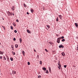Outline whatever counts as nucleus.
Masks as SVG:
<instances>
[{
	"mask_svg": "<svg viewBox=\"0 0 78 78\" xmlns=\"http://www.w3.org/2000/svg\"><path fill=\"white\" fill-rule=\"evenodd\" d=\"M2 20H4V18H2Z\"/></svg>",
	"mask_w": 78,
	"mask_h": 78,
	"instance_id": "53",
	"label": "nucleus"
},
{
	"mask_svg": "<svg viewBox=\"0 0 78 78\" xmlns=\"http://www.w3.org/2000/svg\"><path fill=\"white\" fill-rule=\"evenodd\" d=\"M12 74H13V75H14V74H16V71H12Z\"/></svg>",
	"mask_w": 78,
	"mask_h": 78,
	"instance_id": "5",
	"label": "nucleus"
},
{
	"mask_svg": "<svg viewBox=\"0 0 78 78\" xmlns=\"http://www.w3.org/2000/svg\"><path fill=\"white\" fill-rule=\"evenodd\" d=\"M23 5L24 7H27V5H25V3H24Z\"/></svg>",
	"mask_w": 78,
	"mask_h": 78,
	"instance_id": "24",
	"label": "nucleus"
},
{
	"mask_svg": "<svg viewBox=\"0 0 78 78\" xmlns=\"http://www.w3.org/2000/svg\"><path fill=\"white\" fill-rule=\"evenodd\" d=\"M50 68H49V69H50Z\"/></svg>",
	"mask_w": 78,
	"mask_h": 78,
	"instance_id": "56",
	"label": "nucleus"
},
{
	"mask_svg": "<svg viewBox=\"0 0 78 78\" xmlns=\"http://www.w3.org/2000/svg\"><path fill=\"white\" fill-rule=\"evenodd\" d=\"M18 44H16L15 45V47L16 48H18Z\"/></svg>",
	"mask_w": 78,
	"mask_h": 78,
	"instance_id": "11",
	"label": "nucleus"
},
{
	"mask_svg": "<svg viewBox=\"0 0 78 78\" xmlns=\"http://www.w3.org/2000/svg\"><path fill=\"white\" fill-rule=\"evenodd\" d=\"M75 26H76V28L78 27V24L77 23H75Z\"/></svg>",
	"mask_w": 78,
	"mask_h": 78,
	"instance_id": "4",
	"label": "nucleus"
},
{
	"mask_svg": "<svg viewBox=\"0 0 78 78\" xmlns=\"http://www.w3.org/2000/svg\"><path fill=\"white\" fill-rule=\"evenodd\" d=\"M0 45H1V43H0Z\"/></svg>",
	"mask_w": 78,
	"mask_h": 78,
	"instance_id": "52",
	"label": "nucleus"
},
{
	"mask_svg": "<svg viewBox=\"0 0 78 78\" xmlns=\"http://www.w3.org/2000/svg\"><path fill=\"white\" fill-rule=\"evenodd\" d=\"M27 31L28 33H30V31L29 30H27Z\"/></svg>",
	"mask_w": 78,
	"mask_h": 78,
	"instance_id": "14",
	"label": "nucleus"
},
{
	"mask_svg": "<svg viewBox=\"0 0 78 78\" xmlns=\"http://www.w3.org/2000/svg\"><path fill=\"white\" fill-rule=\"evenodd\" d=\"M11 48L12 49L14 48V46L13 45H11Z\"/></svg>",
	"mask_w": 78,
	"mask_h": 78,
	"instance_id": "28",
	"label": "nucleus"
},
{
	"mask_svg": "<svg viewBox=\"0 0 78 78\" xmlns=\"http://www.w3.org/2000/svg\"><path fill=\"white\" fill-rule=\"evenodd\" d=\"M58 16H59L60 19H62V16L61 15H58Z\"/></svg>",
	"mask_w": 78,
	"mask_h": 78,
	"instance_id": "7",
	"label": "nucleus"
},
{
	"mask_svg": "<svg viewBox=\"0 0 78 78\" xmlns=\"http://www.w3.org/2000/svg\"><path fill=\"white\" fill-rule=\"evenodd\" d=\"M16 38H13V41H16Z\"/></svg>",
	"mask_w": 78,
	"mask_h": 78,
	"instance_id": "34",
	"label": "nucleus"
},
{
	"mask_svg": "<svg viewBox=\"0 0 78 78\" xmlns=\"http://www.w3.org/2000/svg\"><path fill=\"white\" fill-rule=\"evenodd\" d=\"M77 47H78V45H77Z\"/></svg>",
	"mask_w": 78,
	"mask_h": 78,
	"instance_id": "55",
	"label": "nucleus"
},
{
	"mask_svg": "<svg viewBox=\"0 0 78 78\" xmlns=\"http://www.w3.org/2000/svg\"><path fill=\"white\" fill-rule=\"evenodd\" d=\"M10 28H11V30H13V27H12V26H11L10 27Z\"/></svg>",
	"mask_w": 78,
	"mask_h": 78,
	"instance_id": "20",
	"label": "nucleus"
},
{
	"mask_svg": "<svg viewBox=\"0 0 78 78\" xmlns=\"http://www.w3.org/2000/svg\"><path fill=\"white\" fill-rule=\"evenodd\" d=\"M46 73H48V70H46Z\"/></svg>",
	"mask_w": 78,
	"mask_h": 78,
	"instance_id": "26",
	"label": "nucleus"
},
{
	"mask_svg": "<svg viewBox=\"0 0 78 78\" xmlns=\"http://www.w3.org/2000/svg\"><path fill=\"white\" fill-rule=\"evenodd\" d=\"M46 27H48V29H49V28H50V26H49L48 25H47Z\"/></svg>",
	"mask_w": 78,
	"mask_h": 78,
	"instance_id": "9",
	"label": "nucleus"
},
{
	"mask_svg": "<svg viewBox=\"0 0 78 78\" xmlns=\"http://www.w3.org/2000/svg\"><path fill=\"white\" fill-rule=\"evenodd\" d=\"M30 11L32 13H33L34 12V10L33 9H30Z\"/></svg>",
	"mask_w": 78,
	"mask_h": 78,
	"instance_id": "6",
	"label": "nucleus"
},
{
	"mask_svg": "<svg viewBox=\"0 0 78 78\" xmlns=\"http://www.w3.org/2000/svg\"><path fill=\"white\" fill-rule=\"evenodd\" d=\"M12 54L13 55H16V53L15 52H14V51H12Z\"/></svg>",
	"mask_w": 78,
	"mask_h": 78,
	"instance_id": "15",
	"label": "nucleus"
},
{
	"mask_svg": "<svg viewBox=\"0 0 78 78\" xmlns=\"http://www.w3.org/2000/svg\"><path fill=\"white\" fill-rule=\"evenodd\" d=\"M12 14L13 15V16H14V14Z\"/></svg>",
	"mask_w": 78,
	"mask_h": 78,
	"instance_id": "49",
	"label": "nucleus"
},
{
	"mask_svg": "<svg viewBox=\"0 0 78 78\" xmlns=\"http://www.w3.org/2000/svg\"><path fill=\"white\" fill-rule=\"evenodd\" d=\"M59 69H60V68H59Z\"/></svg>",
	"mask_w": 78,
	"mask_h": 78,
	"instance_id": "58",
	"label": "nucleus"
},
{
	"mask_svg": "<svg viewBox=\"0 0 78 78\" xmlns=\"http://www.w3.org/2000/svg\"><path fill=\"white\" fill-rule=\"evenodd\" d=\"M16 21L17 22H19V20H16Z\"/></svg>",
	"mask_w": 78,
	"mask_h": 78,
	"instance_id": "39",
	"label": "nucleus"
},
{
	"mask_svg": "<svg viewBox=\"0 0 78 78\" xmlns=\"http://www.w3.org/2000/svg\"><path fill=\"white\" fill-rule=\"evenodd\" d=\"M0 54L1 55H3V52L0 51Z\"/></svg>",
	"mask_w": 78,
	"mask_h": 78,
	"instance_id": "12",
	"label": "nucleus"
},
{
	"mask_svg": "<svg viewBox=\"0 0 78 78\" xmlns=\"http://www.w3.org/2000/svg\"><path fill=\"white\" fill-rule=\"evenodd\" d=\"M34 51H35V52H36V50L34 49Z\"/></svg>",
	"mask_w": 78,
	"mask_h": 78,
	"instance_id": "45",
	"label": "nucleus"
},
{
	"mask_svg": "<svg viewBox=\"0 0 78 78\" xmlns=\"http://www.w3.org/2000/svg\"><path fill=\"white\" fill-rule=\"evenodd\" d=\"M66 67L67 65H64V67H65V68H66Z\"/></svg>",
	"mask_w": 78,
	"mask_h": 78,
	"instance_id": "33",
	"label": "nucleus"
},
{
	"mask_svg": "<svg viewBox=\"0 0 78 78\" xmlns=\"http://www.w3.org/2000/svg\"><path fill=\"white\" fill-rule=\"evenodd\" d=\"M45 50L46 51V52H48V51L47 50V49H45Z\"/></svg>",
	"mask_w": 78,
	"mask_h": 78,
	"instance_id": "27",
	"label": "nucleus"
},
{
	"mask_svg": "<svg viewBox=\"0 0 78 78\" xmlns=\"http://www.w3.org/2000/svg\"><path fill=\"white\" fill-rule=\"evenodd\" d=\"M12 50H14V48H12Z\"/></svg>",
	"mask_w": 78,
	"mask_h": 78,
	"instance_id": "47",
	"label": "nucleus"
},
{
	"mask_svg": "<svg viewBox=\"0 0 78 78\" xmlns=\"http://www.w3.org/2000/svg\"><path fill=\"white\" fill-rule=\"evenodd\" d=\"M8 16H10V13H8Z\"/></svg>",
	"mask_w": 78,
	"mask_h": 78,
	"instance_id": "36",
	"label": "nucleus"
},
{
	"mask_svg": "<svg viewBox=\"0 0 78 78\" xmlns=\"http://www.w3.org/2000/svg\"><path fill=\"white\" fill-rule=\"evenodd\" d=\"M60 39H64V36H62V37H60Z\"/></svg>",
	"mask_w": 78,
	"mask_h": 78,
	"instance_id": "17",
	"label": "nucleus"
},
{
	"mask_svg": "<svg viewBox=\"0 0 78 78\" xmlns=\"http://www.w3.org/2000/svg\"><path fill=\"white\" fill-rule=\"evenodd\" d=\"M13 25L14 27H16V24L15 23H13Z\"/></svg>",
	"mask_w": 78,
	"mask_h": 78,
	"instance_id": "8",
	"label": "nucleus"
},
{
	"mask_svg": "<svg viewBox=\"0 0 78 78\" xmlns=\"http://www.w3.org/2000/svg\"><path fill=\"white\" fill-rule=\"evenodd\" d=\"M66 41V40L65 39H62V42H64V41Z\"/></svg>",
	"mask_w": 78,
	"mask_h": 78,
	"instance_id": "18",
	"label": "nucleus"
},
{
	"mask_svg": "<svg viewBox=\"0 0 78 78\" xmlns=\"http://www.w3.org/2000/svg\"><path fill=\"white\" fill-rule=\"evenodd\" d=\"M56 59H57V58H56Z\"/></svg>",
	"mask_w": 78,
	"mask_h": 78,
	"instance_id": "57",
	"label": "nucleus"
},
{
	"mask_svg": "<svg viewBox=\"0 0 78 78\" xmlns=\"http://www.w3.org/2000/svg\"><path fill=\"white\" fill-rule=\"evenodd\" d=\"M14 32H15V33H17V30H14Z\"/></svg>",
	"mask_w": 78,
	"mask_h": 78,
	"instance_id": "29",
	"label": "nucleus"
},
{
	"mask_svg": "<svg viewBox=\"0 0 78 78\" xmlns=\"http://www.w3.org/2000/svg\"><path fill=\"white\" fill-rule=\"evenodd\" d=\"M47 30H48L47 28Z\"/></svg>",
	"mask_w": 78,
	"mask_h": 78,
	"instance_id": "51",
	"label": "nucleus"
},
{
	"mask_svg": "<svg viewBox=\"0 0 78 78\" xmlns=\"http://www.w3.org/2000/svg\"><path fill=\"white\" fill-rule=\"evenodd\" d=\"M20 43H22V39L21 38H20Z\"/></svg>",
	"mask_w": 78,
	"mask_h": 78,
	"instance_id": "16",
	"label": "nucleus"
},
{
	"mask_svg": "<svg viewBox=\"0 0 78 78\" xmlns=\"http://www.w3.org/2000/svg\"><path fill=\"white\" fill-rule=\"evenodd\" d=\"M27 64L28 66L30 65V62H28L27 63Z\"/></svg>",
	"mask_w": 78,
	"mask_h": 78,
	"instance_id": "25",
	"label": "nucleus"
},
{
	"mask_svg": "<svg viewBox=\"0 0 78 78\" xmlns=\"http://www.w3.org/2000/svg\"><path fill=\"white\" fill-rule=\"evenodd\" d=\"M0 59H2V56H0Z\"/></svg>",
	"mask_w": 78,
	"mask_h": 78,
	"instance_id": "38",
	"label": "nucleus"
},
{
	"mask_svg": "<svg viewBox=\"0 0 78 78\" xmlns=\"http://www.w3.org/2000/svg\"><path fill=\"white\" fill-rule=\"evenodd\" d=\"M58 64L59 66L60 67H61V65H60V62H59H59L58 63Z\"/></svg>",
	"mask_w": 78,
	"mask_h": 78,
	"instance_id": "10",
	"label": "nucleus"
},
{
	"mask_svg": "<svg viewBox=\"0 0 78 78\" xmlns=\"http://www.w3.org/2000/svg\"><path fill=\"white\" fill-rule=\"evenodd\" d=\"M77 50L78 51V47H77Z\"/></svg>",
	"mask_w": 78,
	"mask_h": 78,
	"instance_id": "50",
	"label": "nucleus"
},
{
	"mask_svg": "<svg viewBox=\"0 0 78 78\" xmlns=\"http://www.w3.org/2000/svg\"><path fill=\"white\" fill-rule=\"evenodd\" d=\"M37 58H39V55H37Z\"/></svg>",
	"mask_w": 78,
	"mask_h": 78,
	"instance_id": "43",
	"label": "nucleus"
},
{
	"mask_svg": "<svg viewBox=\"0 0 78 78\" xmlns=\"http://www.w3.org/2000/svg\"><path fill=\"white\" fill-rule=\"evenodd\" d=\"M42 61H40V64H41V65H42Z\"/></svg>",
	"mask_w": 78,
	"mask_h": 78,
	"instance_id": "21",
	"label": "nucleus"
},
{
	"mask_svg": "<svg viewBox=\"0 0 78 78\" xmlns=\"http://www.w3.org/2000/svg\"><path fill=\"white\" fill-rule=\"evenodd\" d=\"M24 56H25V54H23Z\"/></svg>",
	"mask_w": 78,
	"mask_h": 78,
	"instance_id": "48",
	"label": "nucleus"
},
{
	"mask_svg": "<svg viewBox=\"0 0 78 78\" xmlns=\"http://www.w3.org/2000/svg\"><path fill=\"white\" fill-rule=\"evenodd\" d=\"M27 14H30V13H29V12H27Z\"/></svg>",
	"mask_w": 78,
	"mask_h": 78,
	"instance_id": "40",
	"label": "nucleus"
},
{
	"mask_svg": "<svg viewBox=\"0 0 78 78\" xmlns=\"http://www.w3.org/2000/svg\"><path fill=\"white\" fill-rule=\"evenodd\" d=\"M49 43L51 45H52V44H53V43L51 42H49Z\"/></svg>",
	"mask_w": 78,
	"mask_h": 78,
	"instance_id": "19",
	"label": "nucleus"
},
{
	"mask_svg": "<svg viewBox=\"0 0 78 78\" xmlns=\"http://www.w3.org/2000/svg\"><path fill=\"white\" fill-rule=\"evenodd\" d=\"M49 72L51 71V69H49Z\"/></svg>",
	"mask_w": 78,
	"mask_h": 78,
	"instance_id": "42",
	"label": "nucleus"
},
{
	"mask_svg": "<svg viewBox=\"0 0 78 78\" xmlns=\"http://www.w3.org/2000/svg\"><path fill=\"white\" fill-rule=\"evenodd\" d=\"M56 36H57L58 37V36H59V35H58V34H56Z\"/></svg>",
	"mask_w": 78,
	"mask_h": 78,
	"instance_id": "41",
	"label": "nucleus"
},
{
	"mask_svg": "<svg viewBox=\"0 0 78 78\" xmlns=\"http://www.w3.org/2000/svg\"><path fill=\"white\" fill-rule=\"evenodd\" d=\"M10 16H12V12L10 13Z\"/></svg>",
	"mask_w": 78,
	"mask_h": 78,
	"instance_id": "37",
	"label": "nucleus"
},
{
	"mask_svg": "<svg viewBox=\"0 0 78 78\" xmlns=\"http://www.w3.org/2000/svg\"><path fill=\"white\" fill-rule=\"evenodd\" d=\"M43 70L45 71V70H47V69H43Z\"/></svg>",
	"mask_w": 78,
	"mask_h": 78,
	"instance_id": "30",
	"label": "nucleus"
},
{
	"mask_svg": "<svg viewBox=\"0 0 78 78\" xmlns=\"http://www.w3.org/2000/svg\"><path fill=\"white\" fill-rule=\"evenodd\" d=\"M42 69H46V68L45 67H43Z\"/></svg>",
	"mask_w": 78,
	"mask_h": 78,
	"instance_id": "44",
	"label": "nucleus"
},
{
	"mask_svg": "<svg viewBox=\"0 0 78 78\" xmlns=\"http://www.w3.org/2000/svg\"><path fill=\"white\" fill-rule=\"evenodd\" d=\"M2 27H3V28L4 30H5V26H2Z\"/></svg>",
	"mask_w": 78,
	"mask_h": 78,
	"instance_id": "23",
	"label": "nucleus"
},
{
	"mask_svg": "<svg viewBox=\"0 0 78 78\" xmlns=\"http://www.w3.org/2000/svg\"><path fill=\"white\" fill-rule=\"evenodd\" d=\"M41 78V76L39 75L38 76V78Z\"/></svg>",
	"mask_w": 78,
	"mask_h": 78,
	"instance_id": "31",
	"label": "nucleus"
},
{
	"mask_svg": "<svg viewBox=\"0 0 78 78\" xmlns=\"http://www.w3.org/2000/svg\"><path fill=\"white\" fill-rule=\"evenodd\" d=\"M59 48H64V46L61 44V45H59Z\"/></svg>",
	"mask_w": 78,
	"mask_h": 78,
	"instance_id": "2",
	"label": "nucleus"
},
{
	"mask_svg": "<svg viewBox=\"0 0 78 78\" xmlns=\"http://www.w3.org/2000/svg\"><path fill=\"white\" fill-rule=\"evenodd\" d=\"M58 20H59V19H58V17H57L56 20L57 22H58Z\"/></svg>",
	"mask_w": 78,
	"mask_h": 78,
	"instance_id": "22",
	"label": "nucleus"
},
{
	"mask_svg": "<svg viewBox=\"0 0 78 78\" xmlns=\"http://www.w3.org/2000/svg\"><path fill=\"white\" fill-rule=\"evenodd\" d=\"M13 11H14V9H13Z\"/></svg>",
	"mask_w": 78,
	"mask_h": 78,
	"instance_id": "54",
	"label": "nucleus"
},
{
	"mask_svg": "<svg viewBox=\"0 0 78 78\" xmlns=\"http://www.w3.org/2000/svg\"><path fill=\"white\" fill-rule=\"evenodd\" d=\"M10 59L11 61H13V58H12L11 57L10 58Z\"/></svg>",
	"mask_w": 78,
	"mask_h": 78,
	"instance_id": "13",
	"label": "nucleus"
},
{
	"mask_svg": "<svg viewBox=\"0 0 78 78\" xmlns=\"http://www.w3.org/2000/svg\"><path fill=\"white\" fill-rule=\"evenodd\" d=\"M61 39V37L58 38H57V43H58V44L60 43V39Z\"/></svg>",
	"mask_w": 78,
	"mask_h": 78,
	"instance_id": "1",
	"label": "nucleus"
},
{
	"mask_svg": "<svg viewBox=\"0 0 78 78\" xmlns=\"http://www.w3.org/2000/svg\"><path fill=\"white\" fill-rule=\"evenodd\" d=\"M3 58H4V59H5V60H6V58H5V56H4V57H3Z\"/></svg>",
	"mask_w": 78,
	"mask_h": 78,
	"instance_id": "35",
	"label": "nucleus"
},
{
	"mask_svg": "<svg viewBox=\"0 0 78 78\" xmlns=\"http://www.w3.org/2000/svg\"><path fill=\"white\" fill-rule=\"evenodd\" d=\"M8 13H10L11 12H9V11H8Z\"/></svg>",
	"mask_w": 78,
	"mask_h": 78,
	"instance_id": "46",
	"label": "nucleus"
},
{
	"mask_svg": "<svg viewBox=\"0 0 78 78\" xmlns=\"http://www.w3.org/2000/svg\"><path fill=\"white\" fill-rule=\"evenodd\" d=\"M23 52V54H25V51H22Z\"/></svg>",
	"mask_w": 78,
	"mask_h": 78,
	"instance_id": "32",
	"label": "nucleus"
},
{
	"mask_svg": "<svg viewBox=\"0 0 78 78\" xmlns=\"http://www.w3.org/2000/svg\"><path fill=\"white\" fill-rule=\"evenodd\" d=\"M62 56H65V55H66V54H65V53H64V52H62V53H61Z\"/></svg>",
	"mask_w": 78,
	"mask_h": 78,
	"instance_id": "3",
	"label": "nucleus"
}]
</instances>
